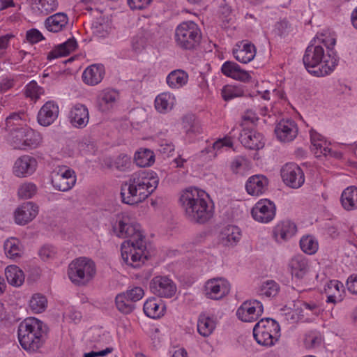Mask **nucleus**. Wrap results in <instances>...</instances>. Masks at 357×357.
Here are the masks:
<instances>
[{"label": "nucleus", "instance_id": "1", "mask_svg": "<svg viewBox=\"0 0 357 357\" xmlns=\"http://www.w3.org/2000/svg\"><path fill=\"white\" fill-rule=\"evenodd\" d=\"M208 195L204 190L190 187L183 191L179 201L184 211L185 218L191 222L204 224L213 215L206 197Z\"/></svg>", "mask_w": 357, "mask_h": 357}, {"label": "nucleus", "instance_id": "2", "mask_svg": "<svg viewBox=\"0 0 357 357\" xmlns=\"http://www.w3.org/2000/svg\"><path fill=\"white\" fill-rule=\"evenodd\" d=\"M158 184V180H154L153 183H151L144 171L132 174L121 185V197L123 203L136 205L144 202L153 192Z\"/></svg>", "mask_w": 357, "mask_h": 357}, {"label": "nucleus", "instance_id": "3", "mask_svg": "<svg viewBox=\"0 0 357 357\" xmlns=\"http://www.w3.org/2000/svg\"><path fill=\"white\" fill-rule=\"evenodd\" d=\"M18 340L21 347L28 352H38L44 346L47 328L36 318L26 319L18 326Z\"/></svg>", "mask_w": 357, "mask_h": 357}, {"label": "nucleus", "instance_id": "4", "mask_svg": "<svg viewBox=\"0 0 357 357\" xmlns=\"http://www.w3.org/2000/svg\"><path fill=\"white\" fill-rule=\"evenodd\" d=\"M329 50L325 54L321 45H309L305 52L303 62L307 72L314 76L321 77L330 73L337 64V59Z\"/></svg>", "mask_w": 357, "mask_h": 357}, {"label": "nucleus", "instance_id": "5", "mask_svg": "<svg viewBox=\"0 0 357 357\" xmlns=\"http://www.w3.org/2000/svg\"><path fill=\"white\" fill-rule=\"evenodd\" d=\"M96 273V264L86 257H79L70 262L68 275L73 283L78 286L86 285Z\"/></svg>", "mask_w": 357, "mask_h": 357}, {"label": "nucleus", "instance_id": "6", "mask_svg": "<svg viewBox=\"0 0 357 357\" xmlns=\"http://www.w3.org/2000/svg\"><path fill=\"white\" fill-rule=\"evenodd\" d=\"M202 33L198 25L192 21L181 23L175 31L176 45L183 50H195L200 44Z\"/></svg>", "mask_w": 357, "mask_h": 357}, {"label": "nucleus", "instance_id": "7", "mask_svg": "<svg viewBox=\"0 0 357 357\" xmlns=\"http://www.w3.org/2000/svg\"><path fill=\"white\" fill-rule=\"evenodd\" d=\"M278 323L271 318L261 319L254 326L253 335L258 344L272 346L280 336Z\"/></svg>", "mask_w": 357, "mask_h": 357}, {"label": "nucleus", "instance_id": "8", "mask_svg": "<svg viewBox=\"0 0 357 357\" xmlns=\"http://www.w3.org/2000/svg\"><path fill=\"white\" fill-rule=\"evenodd\" d=\"M114 231L120 238H128L123 243L136 245L138 248L144 246L145 236L140 231V226L138 224H128L123 219H121L113 226Z\"/></svg>", "mask_w": 357, "mask_h": 357}, {"label": "nucleus", "instance_id": "9", "mask_svg": "<svg viewBox=\"0 0 357 357\" xmlns=\"http://www.w3.org/2000/svg\"><path fill=\"white\" fill-rule=\"evenodd\" d=\"M146 245L138 248L136 245H126L122 243L121 246V258L123 261L128 266L137 268L141 267L148 259V256L145 255Z\"/></svg>", "mask_w": 357, "mask_h": 357}, {"label": "nucleus", "instance_id": "10", "mask_svg": "<svg viewBox=\"0 0 357 357\" xmlns=\"http://www.w3.org/2000/svg\"><path fill=\"white\" fill-rule=\"evenodd\" d=\"M151 291L160 298H172L176 292V284L167 276H155L150 282Z\"/></svg>", "mask_w": 357, "mask_h": 357}, {"label": "nucleus", "instance_id": "11", "mask_svg": "<svg viewBox=\"0 0 357 357\" xmlns=\"http://www.w3.org/2000/svg\"><path fill=\"white\" fill-rule=\"evenodd\" d=\"M51 183L54 188L60 191L70 190L76 183L75 172L66 167H60L52 175Z\"/></svg>", "mask_w": 357, "mask_h": 357}, {"label": "nucleus", "instance_id": "12", "mask_svg": "<svg viewBox=\"0 0 357 357\" xmlns=\"http://www.w3.org/2000/svg\"><path fill=\"white\" fill-rule=\"evenodd\" d=\"M281 176L284 183L292 188H300L305 181L304 173L296 163H287L281 169Z\"/></svg>", "mask_w": 357, "mask_h": 357}, {"label": "nucleus", "instance_id": "13", "mask_svg": "<svg viewBox=\"0 0 357 357\" xmlns=\"http://www.w3.org/2000/svg\"><path fill=\"white\" fill-rule=\"evenodd\" d=\"M264 307L257 300L246 301L238 308L236 316L245 322L256 321L263 313Z\"/></svg>", "mask_w": 357, "mask_h": 357}, {"label": "nucleus", "instance_id": "14", "mask_svg": "<svg viewBox=\"0 0 357 357\" xmlns=\"http://www.w3.org/2000/svg\"><path fill=\"white\" fill-rule=\"evenodd\" d=\"M275 206L269 199H261L254 206L251 210L252 218L263 223L271 222L275 215Z\"/></svg>", "mask_w": 357, "mask_h": 357}, {"label": "nucleus", "instance_id": "15", "mask_svg": "<svg viewBox=\"0 0 357 357\" xmlns=\"http://www.w3.org/2000/svg\"><path fill=\"white\" fill-rule=\"evenodd\" d=\"M239 140L245 148L250 150H259L265 145L263 135L254 130L243 128L240 133Z\"/></svg>", "mask_w": 357, "mask_h": 357}, {"label": "nucleus", "instance_id": "16", "mask_svg": "<svg viewBox=\"0 0 357 357\" xmlns=\"http://www.w3.org/2000/svg\"><path fill=\"white\" fill-rule=\"evenodd\" d=\"M278 139L281 142H291L298 134L296 123L291 119H282L275 128Z\"/></svg>", "mask_w": 357, "mask_h": 357}, {"label": "nucleus", "instance_id": "17", "mask_svg": "<svg viewBox=\"0 0 357 357\" xmlns=\"http://www.w3.org/2000/svg\"><path fill=\"white\" fill-rule=\"evenodd\" d=\"M204 290L207 298L218 300L229 292V285L223 280L212 279L206 282Z\"/></svg>", "mask_w": 357, "mask_h": 357}, {"label": "nucleus", "instance_id": "18", "mask_svg": "<svg viewBox=\"0 0 357 357\" xmlns=\"http://www.w3.org/2000/svg\"><path fill=\"white\" fill-rule=\"evenodd\" d=\"M38 213V207L31 202L20 205L15 212V222L24 225L36 218Z\"/></svg>", "mask_w": 357, "mask_h": 357}, {"label": "nucleus", "instance_id": "19", "mask_svg": "<svg viewBox=\"0 0 357 357\" xmlns=\"http://www.w3.org/2000/svg\"><path fill=\"white\" fill-rule=\"evenodd\" d=\"M36 165L35 158L29 155H23L15 161L13 173L18 177H26L35 172Z\"/></svg>", "mask_w": 357, "mask_h": 357}, {"label": "nucleus", "instance_id": "20", "mask_svg": "<svg viewBox=\"0 0 357 357\" xmlns=\"http://www.w3.org/2000/svg\"><path fill=\"white\" fill-rule=\"evenodd\" d=\"M59 107L53 102H47L40 109L38 114V122L43 126L51 125L57 118Z\"/></svg>", "mask_w": 357, "mask_h": 357}, {"label": "nucleus", "instance_id": "21", "mask_svg": "<svg viewBox=\"0 0 357 357\" xmlns=\"http://www.w3.org/2000/svg\"><path fill=\"white\" fill-rule=\"evenodd\" d=\"M232 53L235 59L239 62L247 63L255 56V46L250 43H241L235 45L232 50Z\"/></svg>", "mask_w": 357, "mask_h": 357}, {"label": "nucleus", "instance_id": "22", "mask_svg": "<svg viewBox=\"0 0 357 357\" xmlns=\"http://www.w3.org/2000/svg\"><path fill=\"white\" fill-rule=\"evenodd\" d=\"M70 119L73 126L79 128H84L89 120L87 107L80 103L76 104L70 112Z\"/></svg>", "mask_w": 357, "mask_h": 357}, {"label": "nucleus", "instance_id": "23", "mask_svg": "<svg viewBox=\"0 0 357 357\" xmlns=\"http://www.w3.org/2000/svg\"><path fill=\"white\" fill-rule=\"evenodd\" d=\"M268 185V178L263 175L257 174L248 178L245 188L249 195L259 196L267 190Z\"/></svg>", "mask_w": 357, "mask_h": 357}, {"label": "nucleus", "instance_id": "24", "mask_svg": "<svg viewBox=\"0 0 357 357\" xmlns=\"http://www.w3.org/2000/svg\"><path fill=\"white\" fill-rule=\"evenodd\" d=\"M105 75L102 64H93L86 68L82 74L83 81L89 85H96L101 82Z\"/></svg>", "mask_w": 357, "mask_h": 357}, {"label": "nucleus", "instance_id": "25", "mask_svg": "<svg viewBox=\"0 0 357 357\" xmlns=\"http://www.w3.org/2000/svg\"><path fill=\"white\" fill-rule=\"evenodd\" d=\"M241 237V229L234 225H227L222 229L220 235V243L224 246H234Z\"/></svg>", "mask_w": 357, "mask_h": 357}, {"label": "nucleus", "instance_id": "26", "mask_svg": "<svg viewBox=\"0 0 357 357\" xmlns=\"http://www.w3.org/2000/svg\"><path fill=\"white\" fill-rule=\"evenodd\" d=\"M297 231L296 224L290 220H284L277 225L273 230V235L280 241H287Z\"/></svg>", "mask_w": 357, "mask_h": 357}, {"label": "nucleus", "instance_id": "27", "mask_svg": "<svg viewBox=\"0 0 357 357\" xmlns=\"http://www.w3.org/2000/svg\"><path fill=\"white\" fill-rule=\"evenodd\" d=\"M120 99L119 91H107L102 93L98 98V105L102 112L112 109Z\"/></svg>", "mask_w": 357, "mask_h": 357}, {"label": "nucleus", "instance_id": "28", "mask_svg": "<svg viewBox=\"0 0 357 357\" xmlns=\"http://www.w3.org/2000/svg\"><path fill=\"white\" fill-rule=\"evenodd\" d=\"M221 70L225 75L236 80L245 82L250 77L247 71L241 70L240 66L233 61L225 62Z\"/></svg>", "mask_w": 357, "mask_h": 357}, {"label": "nucleus", "instance_id": "29", "mask_svg": "<svg viewBox=\"0 0 357 357\" xmlns=\"http://www.w3.org/2000/svg\"><path fill=\"white\" fill-rule=\"evenodd\" d=\"M78 45L75 38H70L65 43L58 45L47 55V59L52 60L61 56H66L75 50Z\"/></svg>", "mask_w": 357, "mask_h": 357}, {"label": "nucleus", "instance_id": "30", "mask_svg": "<svg viewBox=\"0 0 357 357\" xmlns=\"http://www.w3.org/2000/svg\"><path fill=\"white\" fill-rule=\"evenodd\" d=\"M68 22V18L64 13H57L48 17L45 21L46 29L54 33L61 31Z\"/></svg>", "mask_w": 357, "mask_h": 357}, {"label": "nucleus", "instance_id": "31", "mask_svg": "<svg viewBox=\"0 0 357 357\" xmlns=\"http://www.w3.org/2000/svg\"><path fill=\"white\" fill-rule=\"evenodd\" d=\"M340 202L346 211L357 209V187L349 186L344 189L342 192Z\"/></svg>", "mask_w": 357, "mask_h": 357}, {"label": "nucleus", "instance_id": "32", "mask_svg": "<svg viewBox=\"0 0 357 357\" xmlns=\"http://www.w3.org/2000/svg\"><path fill=\"white\" fill-rule=\"evenodd\" d=\"M289 267L292 276L298 279H302L308 271L307 261L302 256L293 257L289 261Z\"/></svg>", "mask_w": 357, "mask_h": 357}, {"label": "nucleus", "instance_id": "33", "mask_svg": "<svg viewBox=\"0 0 357 357\" xmlns=\"http://www.w3.org/2000/svg\"><path fill=\"white\" fill-rule=\"evenodd\" d=\"M3 248L6 257L11 259H20L23 253L22 245L15 238L7 239L4 243Z\"/></svg>", "mask_w": 357, "mask_h": 357}, {"label": "nucleus", "instance_id": "34", "mask_svg": "<svg viewBox=\"0 0 357 357\" xmlns=\"http://www.w3.org/2000/svg\"><path fill=\"white\" fill-rule=\"evenodd\" d=\"M5 275L8 282L15 287H20L24 281L23 271L15 265H10L6 267Z\"/></svg>", "mask_w": 357, "mask_h": 357}, {"label": "nucleus", "instance_id": "35", "mask_svg": "<svg viewBox=\"0 0 357 357\" xmlns=\"http://www.w3.org/2000/svg\"><path fill=\"white\" fill-rule=\"evenodd\" d=\"M188 75L182 70H176L171 72L167 77V82L169 87L179 89L188 82Z\"/></svg>", "mask_w": 357, "mask_h": 357}, {"label": "nucleus", "instance_id": "36", "mask_svg": "<svg viewBox=\"0 0 357 357\" xmlns=\"http://www.w3.org/2000/svg\"><path fill=\"white\" fill-rule=\"evenodd\" d=\"M215 328V322L206 314L199 315L197 321V331L199 333L204 336H209Z\"/></svg>", "mask_w": 357, "mask_h": 357}, {"label": "nucleus", "instance_id": "37", "mask_svg": "<svg viewBox=\"0 0 357 357\" xmlns=\"http://www.w3.org/2000/svg\"><path fill=\"white\" fill-rule=\"evenodd\" d=\"M134 159L137 166L145 167L153 164L155 155L150 149H144L137 151L135 154Z\"/></svg>", "mask_w": 357, "mask_h": 357}, {"label": "nucleus", "instance_id": "38", "mask_svg": "<svg viewBox=\"0 0 357 357\" xmlns=\"http://www.w3.org/2000/svg\"><path fill=\"white\" fill-rule=\"evenodd\" d=\"M131 164L130 157L125 153H121L114 160H109L106 163L108 168L114 167L120 172L128 169Z\"/></svg>", "mask_w": 357, "mask_h": 357}, {"label": "nucleus", "instance_id": "39", "mask_svg": "<svg viewBox=\"0 0 357 357\" xmlns=\"http://www.w3.org/2000/svg\"><path fill=\"white\" fill-rule=\"evenodd\" d=\"M174 98L169 92L166 91L159 94L155 100V109L160 112H165L169 107L174 105Z\"/></svg>", "mask_w": 357, "mask_h": 357}, {"label": "nucleus", "instance_id": "40", "mask_svg": "<svg viewBox=\"0 0 357 357\" xmlns=\"http://www.w3.org/2000/svg\"><path fill=\"white\" fill-rule=\"evenodd\" d=\"M280 290V285L274 280H267L261 284L258 290L260 296L266 297L275 296Z\"/></svg>", "mask_w": 357, "mask_h": 357}, {"label": "nucleus", "instance_id": "41", "mask_svg": "<svg viewBox=\"0 0 357 357\" xmlns=\"http://www.w3.org/2000/svg\"><path fill=\"white\" fill-rule=\"evenodd\" d=\"M115 303L117 309L125 314L131 313L135 308V305L122 294L116 296Z\"/></svg>", "mask_w": 357, "mask_h": 357}, {"label": "nucleus", "instance_id": "42", "mask_svg": "<svg viewBox=\"0 0 357 357\" xmlns=\"http://www.w3.org/2000/svg\"><path fill=\"white\" fill-rule=\"evenodd\" d=\"M24 150L26 149H33L38 146L40 143L41 138L40 135L29 128H24Z\"/></svg>", "mask_w": 357, "mask_h": 357}, {"label": "nucleus", "instance_id": "43", "mask_svg": "<svg viewBox=\"0 0 357 357\" xmlns=\"http://www.w3.org/2000/svg\"><path fill=\"white\" fill-rule=\"evenodd\" d=\"M143 310L146 316L153 319L160 317L162 311L154 298L149 299L144 303Z\"/></svg>", "mask_w": 357, "mask_h": 357}, {"label": "nucleus", "instance_id": "44", "mask_svg": "<svg viewBox=\"0 0 357 357\" xmlns=\"http://www.w3.org/2000/svg\"><path fill=\"white\" fill-rule=\"evenodd\" d=\"M24 128L17 127L10 132V142L15 149L24 150Z\"/></svg>", "mask_w": 357, "mask_h": 357}, {"label": "nucleus", "instance_id": "45", "mask_svg": "<svg viewBox=\"0 0 357 357\" xmlns=\"http://www.w3.org/2000/svg\"><path fill=\"white\" fill-rule=\"evenodd\" d=\"M47 301L45 296L40 294H34L29 301V307L35 313H40L45 311Z\"/></svg>", "mask_w": 357, "mask_h": 357}, {"label": "nucleus", "instance_id": "46", "mask_svg": "<svg viewBox=\"0 0 357 357\" xmlns=\"http://www.w3.org/2000/svg\"><path fill=\"white\" fill-rule=\"evenodd\" d=\"M301 250L309 255H312L318 250V243L312 236H303L300 241Z\"/></svg>", "mask_w": 357, "mask_h": 357}, {"label": "nucleus", "instance_id": "47", "mask_svg": "<svg viewBox=\"0 0 357 357\" xmlns=\"http://www.w3.org/2000/svg\"><path fill=\"white\" fill-rule=\"evenodd\" d=\"M182 126L186 133L199 132V125L195 121V116L192 114H187L182 118Z\"/></svg>", "mask_w": 357, "mask_h": 357}, {"label": "nucleus", "instance_id": "48", "mask_svg": "<svg viewBox=\"0 0 357 357\" xmlns=\"http://www.w3.org/2000/svg\"><path fill=\"white\" fill-rule=\"evenodd\" d=\"M37 188L32 183L22 184L18 190V195L21 198L30 199L36 192Z\"/></svg>", "mask_w": 357, "mask_h": 357}, {"label": "nucleus", "instance_id": "49", "mask_svg": "<svg viewBox=\"0 0 357 357\" xmlns=\"http://www.w3.org/2000/svg\"><path fill=\"white\" fill-rule=\"evenodd\" d=\"M122 294H124L128 299L134 303L142 298L144 292L142 287H135L122 293Z\"/></svg>", "mask_w": 357, "mask_h": 357}, {"label": "nucleus", "instance_id": "50", "mask_svg": "<svg viewBox=\"0 0 357 357\" xmlns=\"http://www.w3.org/2000/svg\"><path fill=\"white\" fill-rule=\"evenodd\" d=\"M58 6V3L56 0H39L38 9L41 13L47 15L51 12L54 11Z\"/></svg>", "mask_w": 357, "mask_h": 357}, {"label": "nucleus", "instance_id": "51", "mask_svg": "<svg viewBox=\"0 0 357 357\" xmlns=\"http://www.w3.org/2000/svg\"><path fill=\"white\" fill-rule=\"evenodd\" d=\"M22 121L21 116L18 113H13L6 119V129L10 132L16 129L17 127L20 126Z\"/></svg>", "mask_w": 357, "mask_h": 357}, {"label": "nucleus", "instance_id": "52", "mask_svg": "<svg viewBox=\"0 0 357 357\" xmlns=\"http://www.w3.org/2000/svg\"><path fill=\"white\" fill-rule=\"evenodd\" d=\"M26 40L31 44L36 43L45 39L43 34L36 29L29 30L26 34Z\"/></svg>", "mask_w": 357, "mask_h": 357}, {"label": "nucleus", "instance_id": "53", "mask_svg": "<svg viewBox=\"0 0 357 357\" xmlns=\"http://www.w3.org/2000/svg\"><path fill=\"white\" fill-rule=\"evenodd\" d=\"M152 0H128L131 9L142 10L149 6Z\"/></svg>", "mask_w": 357, "mask_h": 357}, {"label": "nucleus", "instance_id": "54", "mask_svg": "<svg viewBox=\"0 0 357 357\" xmlns=\"http://www.w3.org/2000/svg\"><path fill=\"white\" fill-rule=\"evenodd\" d=\"M243 92V91H221V96L225 101H229L234 98L245 96Z\"/></svg>", "mask_w": 357, "mask_h": 357}, {"label": "nucleus", "instance_id": "55", "mask_svg": "<svg viewBox=\"0 0 357 357\" xmlns=\"http://www.w3.org/2000/svg\"><path fill=\"white\" fill-rule=\"evenodd\" d=\"M147 38L144 36H139L134 37L132 39V47L135 51H139L144 49L146 44Z\"/></svg>", "mask_w": 357, "mask_h": 357}, {"label": "nucleus", "instance_id": "56", "mask_svg": "<svg viewBox=\"0 0 357 357\" xmlns=\"http://www.w3.org/2000/svg\"><path fill=\"white\" fill-rule=\"evenodd\" d=\"M13 37L12 34L0 36V57L3 55L5 50L8 47V42Z\"/></svg>", "mask_w": 357, "mask_h": 357}, {"label": "nucleus", "instance_id": "57", "mask_svg": "<svg viewBox=\"0 0 357 357\" xmlns=\"http://www.w3.org/2000/svg\"><path fill=\"white\" fill-rule=\"evenodd\" d=\"M347 289L354 294H357V275H351L347 281Z\"/></svg>", "mask_w": 357, "mask_h": 357}, {"label": "nucleus", "instance_id": "58", "mask_svg": "<svg viewBox=\"0 0 357 357\" xmlns=\"http://www.w3.org/2000/svg\"><path fill=\"white\" fill-rule=\"evenodd\" d=\"M55 253L49 247H43L39 251V255L43 260H47L54 257Z\"/></svg>", "mask_w": 357, "mask_h": 357}, {"label": "nucleus", "instance_id": "59", "mask_svg": "<svg viewBox=\"0 0 357 357\" xmlns=\"http://www.w3.org/2000/svg\"><path fill=\"white\" fill-rule=\"evenodd\" d=\"M245 161V159L243 157H237L235 158L231 164V171L237 174L238 172L239 169L243 165V163Z\"/></svg>", "mask_w": 357, "mask_h": 357}, {"label": "nucleus", "instance_id": "60", "mask_svg": "<svg viewBox=\"0 0 357 357\" xmlns=\"http://www.w3.org/2000/svg\"><path fill=\"white\" fill-rule=\"evenodd\" d=\"M242 119L243 121H250L252 123L258 121V117L252 110H247Z\"/></svg>", "mask_w": 357, "mask_h": 357}, {"label": "nucleus", "instance_id": "61", "mask_svg": "<svg viewBox=\"0 0 357 357\" xmlns=\"http://www.w3.org/2000/svg\"><path fill=\"white\" fill-rule=\"evenodd\" d=\"M248 95L250 97H259L260 98L264 99L265 100H270L269 91H253L252 93H249Z\"/></svg>", "mask_w": 357, "mask_h": 357}, {"label": "nucleus", "instance_id": "62", "mask_svg": "<svg viewBox=\"0 0 357 357\" xmlns=\"http://www.w3.org/2000/svg\"><path fill=\"white\" fill-rule=\"evenodd\" d=\"M327 287L328 289H326V291H331L334 289L335 291L337 292V294H339L340 289L343 287V284L337 280H333L329 282V283L327 285Z\"/></svg>", "mask_w": 357, "mask_h": 357}, {"label": "nucleus", "instance_id": "63", "mask_svg": "<svg viewBox=\"0 0 357 357\" xmlns=\"http://www.w3.org/2000/svg\"><path fill=\"white\" fill-rule=\"evenodd\" d=\"M305 343L307 347H315L317 345L321 343V338L318 337H313L310 339L305 338Z\"/></svg>", "mask_w": 357, "mask_h": 357}, {"label": "nucleus", "instance_id": "64", "mask_svg": "<svg viewBox=\"0 0 357 357\" xmlns=\"http://www.w3.org/2000/svg\"><path fill=\"white\" fill-rule=\"evenodd\" d=\"M188 353L184 348H180L176 350L172 355V357H187Z\"/></svg>", "mask_w": 357, "mask_h": 357}]
</instances>
